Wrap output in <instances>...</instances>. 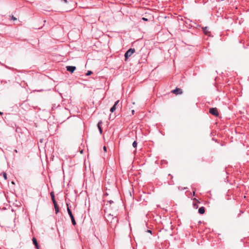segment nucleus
<instances>
[{
	"label": "nucleus",
	"instance_id": "7ed1b4c3",
	"mask_svg": "<svg viewBox=\"0 0 249 249\" xmlns=\"http://www.w3.org/2000/svg\"><path fill=\"white\" fill-rule=\"evenodd\" d=\"M67 206H68V204H67ZM67 211H68V212L69 213V214L70 215V216L71 217V218L72 224L73 225H76V222H75V221L74 220V217H73V216L72 215L71 211V210L69 209V208L68 207L67 208Z\"/></svg>",
	"mask_w": 249,
	"mask_h": 249
},
{
	"label": "nucleus",
	"instance_id": "412c9836",
	"mask_svg": "<svg viewBox=\"0 0 249 249\" xmlns=\"http://www.w3.org/2000/svg\"><path fill=\"white\" fill-rule=\"evenodd\" d=\"M134 112H135V111H134V110H132V114H134Z\"/></svg>",
	"mask_w": 249,
	"mask_h": 249
},
{
	"label": "nucleus",
	"instance_id": "6e6552de",
	"mask_svg": "<svg viewBox=\"0 0 249 249\" xmlns=\"http://www.w3.org/2000/svg\"><path fill=\"white\" fill-rule=\"evenodd\" d=\"M33 242L34 244L35 245L36 248L37 249H39V246H38V245L37 244V240H36V239L35 238H33Z\"/></svg>",
	"mask_w": 249,
	"mask_h": 249
},
{
	"label": "nucleus",
	"instance_id": "ddd939ff",
	"mask_svg": "<svg viewBox=\"0 0 249 249\" xmlns=\"http://www.w3.org/2000/svg\"><path fill=\"white\" fill-rule=\"evenodd\" d=\"M132 145L134 147V148H136L137 147V142L136 141H134L133 142V144H132Z\"/></svg>",
	"mask_w": 249,
	"mask_h": 249
},
{
	"label": "nucleus",
	"instance_id": "423d86ee",
	"mask_svg": "<svg viewBox=\"0 0 249 249\" xmlns=\"http://www.w3.org/2000/svg\"><path fill=\"white\" fill-rule=\"evenodd\" d=\"M119 103V100L117 101L113 106L110 108V111L111 112H113L116 109V106L118 105V104Z\"/></svg>",
	"mask_w": 249,
	"mask_h": 249
},
{
	"label": "nucleus",
	"instance_id": "1a4fd4ad",
	"mask_svg": "<svg viewBox=\"0 0 249 249\" xmlns=\"http://www.w3.org/2000/svg\"><path fill=\"white\" fill-rule=\"evenodd\" d=\"M51 198H52L53 203H55V202H56L55 200L54 195V193L53 192H52L51 193Z\"/></svg>",
	"mask_w": 249,
	"mask_h": 249
},
{
	"label": "nucleus",
	"instance_id": "20e7f679",
	"mask_svg": "<svg viewBox=\"0 0 249 249\" xmlns=\"http://www.w3.org/2000/svg\"><path fill=\"white\" fill-rule=\"evenodd\" d=\"M66 69L71 73H73L76 70V67L75 66H68L66 67Z\"/></svg>",
	"mask_w": 249,
	"mask_h": 249
},
{
	"label": "nucleus",
	"instance_id": "f03ea898",
	"mask_svg": "<svg viewBox=\"0 0 249 249\" xmlns=\"http://www.w3.org/2000/svg\"><path fill=\"white\" fill-rule=\"evenodd\" d=\"M209 112L215 116H218L219 115L218 109L215 107L210 108Z\"/></svg>",
	"mask_w": 249,
	"mask_h": 249
},
{
	"label": "nucleus",
	"instance_id": "4468645a",
	"mask_svg": "<svg viewBox=\"0 0 249 249\" xmlns=\"http://www.w3.org/2000/svg\"><path fill=\"white\" fill-rule=\"evenodd\" d=\"M92 73V72L90 71H89L87 73H86V75L87 76H89V75H90V74H91Z\"/></svg>",
	"mask_w": 249,
	"mask_h": 249
},
{
	"label": "nucleus",
	"instance_id": "a211bd4d",
	"mask_svg": "<svg viewBox=\"0 0 249 249\" xmlns=\"http://www.w3.org/2000/svg\"><path fill=\"white\" fill-rule=\"evenodd\" d=\"M142 19L143 20H145V21H147L148 20V19L147 18H142Z\"/></svg>",
	"mask_w": 249,
	"mask_h": 249
},
{
	"label": "nucleus",
	"instance_id": "6ab92c4d",
	"mask_svg": "<svg viewBox=\"0 0 249 249\" xmlns=\"http://www.w3.org/2000/svg\"><path fill=\"white\" fill-rule=\"evenodd\" d=\"M194 207L196 208H197V204H194Z\"/></svg>",
	"mask_w": 249,
	"mask_h": 249
},
{
	"label": "nucleus",
	"instance_id": "5701e85b",
	"mask_svg": "<svg viewBox=\"0 0 249 249\" xmlns=\"http://www.w3.org/2000/svg\"><path fill=\"white\" fill-rule=\"evenodd\" d=\"M12 183L13 184H15V182H14V181H12Z\"/></svg>",
	"mask_w": 249,
	"mask_h": 249
},
{
	"label": "nucleus",
	"instance_id": "39448f33",
	"mask_svg": "<svg viewBox=\"0 0 249 249\" xmlns=\"http://www.w3.org/2000/svg\"><path fill=\"white\" fill-rule=\"evenodd\" d=\"M172 92L176 95L180 94L182 93V90L181 89L176 88L175 89L172 90Z\"/></svg>",
	"mask_w": 249,
	"mask_h": 249
},
{
	"label": "nucleus",
	"instance_id": "0eeeda50",
	"mask_svg": "<svg viewBox=\"0 0 249 249\" xmlns=\"http://www.w3.org/2000/svg\"><path fill=\"white\" fill-rule=\"evenodd\" d=\"M202 29H203L204 33L205 35H206L208 36H210V32L209 31V29L207 27L202 28Z\"/></svg>",
	"mask_w": 249,
	"mask_h": 249
},
{
	"label": "nucleus",
	"instance_id": "9d476101",
	"mask_svg": "<svg viewBox=\"0 0 249 249\" xmlns=\"http://www.w3.org/2000/svg\"><path fill=\"white\" fill-rule=\"evenodd\" d=\"M198 212L200 214H203L205 213V208L204 207H201L198 209Z\"/></svg>",
	"mask_w": 249,
	"mask_h": 249
},
{
	"label": "nucleus",
	"instance_id": "b1692460",
	"mask_svg": "<svg viewBox=\"0 0 249 249\" xmlns=\"http://www.w3.org/2000/svg\"><path fill=\"white\" fill-rule=\"evenodd\" d=\"M148 232H150V233H151V231H150V230H148Z\"/></svg>",
	"mask_w": 249,
	"mask_h": 249
},
{
	"label": "nucleus",
	"instance_id": "2eb2a0df",
	"mask_svg": "<svg viewBox=\"0 0 249 249\" xmlns=\"http://www.w3.org/2000/svg\"><path fill=\"white\" fill-rule=\"evenodd\" d=\"M3 177L4 178V179L5 180L7 179V175H6V174L5 173H3Z\"/></svg>",
	"mask_w": 249,
	"mask_h": 249
},
{
	"label": "nucleus",
	"instance_id": "dca6fc26",
	"mask_svg": "<svg viewBox=\"0 0 249 249\" xmlns=\"http://www.w3.org/2000/svg\"><path fill=\"white\" fill-rule=\"evenodd\" d=\"M11 19H12V20H14V21H15V20H17V18H15V17H14L13 16H12L11 17Z\"/></svg>",
	"mask_w": 249,
	"mask_h": 249
},
{
	"label": "nucleus",
	"instance_id": "aec40b11",
	"mask_svg": "<svg viewBox=\"0 0 249 249\" xmlns=\"http://www.w3.org/2000/svg\"><path fill=\"white\" fill-rule=\"evenodd\" d=\"M108 202H109L110 204H112V203H114V202H113V201H111V200L109 201H108Z\"/></svg>",
	"mask_w": 249,
	"mask_h": 249
},
{
	"label": "nucleus",
	"instance_id": "f3484780",
	"mask_svg": "<svg viewBox=\"0 0 249 249\" xmlns=\"http://www.w3.org/2000/svg\"><path fill=\"white\" fill-rule=\"evenodd\" d=\"M103 149H104L105 152H107V147H106V146H104V147H103Z\"/></svg>",
	"mask_w": 249,
	"mask_h": 249
},
{
	"label": "nucleus",
	"instance_id": "f8f14e48",
	"mask_svg": "<svg viewBox=\"0 0 249 249\" xmlns=\"http://www.w3.org/2000/svg\"><path fill=\"white\" fill-rule=\"evenodd\" d=\"M102 121H100V122H99V123H98V124H97L98 127L99 129V131H100V132L101 134L102 133V129L101 127V124H102Z\"/></svg>",
	"mask_w": 249,
	"mask_h": 249
},
{
	"label": "nucleus",
	"instance_id": "4be33fe9",
	"mask_svg": "<svg viewBox=\"0 0 249 249\" xmlns=\"http://www.w3.org/2000/svg\"><path fill=\"white\" fill-rule=\"evenodd\" d=\"M2 114H3V113L2 112L0 111V115H2Z\"/></svg>",
	"mask_w": 249,
	"mask_h": 249
},
{
	"label": "nucleus",
	"instance_id": "f257e3e1",
	"mask_svg": "<svg viewBox=\"0 0 249 249\" xmlns=\"http://www.w3.org/2000/svg\"><path fill=\"white\" fill-rule=\"evenodd\" d=\"M135 50L134 49L130 48L125 53L124 57H125V60L126 61L127 59L131 56L132 54L135 52Z\"/></svg>",
	"mask_w": 249,
	"mask_h": 249
},
{
	"label": "nucleus",
	"instance_id": "9b49d317",
	"mask_svg": "<svg viewBox=\"0 0 249 249\" xmlns=\"http://www.w3.org/2000/svg\"><path fill=\"white\" fill-rule=\"evenodd\" d=\"M53 204H54V209H55V213H57L59 212L58 206L56 202H55V203H53Z\"/></svg>",
	"mask_w": 249,
	"mask_h": 249
},
{
	"label": "nucleus",
	"instance_id": "393cba45",
	"mask_svg": "<svg viewBox=\"0 0 249 249\" xmlns=\"http://www.w3.org/2000/svg\"><path fill=\"white\" fill-rule=\"evenodd\" d=\"M193 193H194V195H195V192L194 191Z\"/></svg>",
	"mask_w": 249,
	"mask_h": 249
}]
</instances>
